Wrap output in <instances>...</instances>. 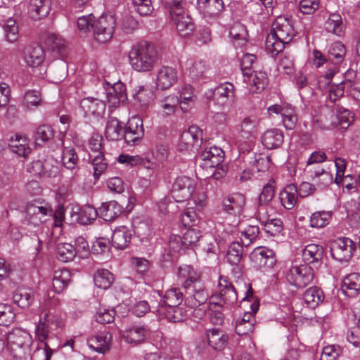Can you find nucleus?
<instances>
[{"label":"nucleus","mask_w":360,"mask_h":360,"mask_svg":"<svg viewBox=\"0 0 360 360\" xmlns=\"http://www.w3.org/2000/svg\"><path fill=\"white\" fill-rule=\"evenodd\" d=\"M49 212L51 216V210H49L46 207L35 203H28L26 206L24 224L34 227L39 226L46 221V217Z\"/></svg>","instance_id":"nucleus-10"},{"label":"nucleus","mask_w":360,"mask_h":360,"mask_svg":"<svg viewBox=\"0 0 360 360\" xmlns=\"http://www.w3.org/2000/svg\"><path fill=\"white\" fill-rule=\"evenodd\" d=\"M15 314L10 305L0 304V325L8 326L15 319Z\"/></svg>","instance_id":"nucleus-59"},{"label":"nucleus","mask_w":360,"mask_h":360,"mask_svg":"<svg viewBox=\"0 0 360 360\" xmlns=\"http://www.w3.org/2000/svg\"><path fill=\"white\" fill-rule=\"evenodd\" d=\"M106 97L110 107H116L120 103H124L127 98L125 85L121 82L115 84L107 91Z\"/></svg>","instance_id":"nucleus-30"},{"label":"nucleus","mask_w":360,"mask_h":360,"mask_svg":"<svg viewBox=\"0 0 360 360\" xmlns=\"http://www.w3.org/2000/svg\"><path fill=\"white\" fill-rule=\"evenodd\" d=\"M51 6V0H30L27 14L32 20H39L47 16Z\"/></svg>","instance_id":"nucleus-17"},{"label":"nucleus","mask_w":360,"mask_h":360,"mask_svg":"<svg viewBox=\"0 0 360 360\" xmlns=\"http://www.w3.org/2000/svg\"><path fill=\"white\" fill-rule=\"evenodd\" d=\"M314 278V271L308 264L292 266L285 274L287 282L297 289L311 284Z\"/></svg>","instance_id":"nucleus-5"},{"label":"nucleus","mask_w":360,"mask_h":360,"mask_svg":"<svg viewBox=\"0 0 360 360\" xmlns=\"http://www.w3.org/2000/svg\"><path fill=\"white\" fill-rule=\"evenodd\" d=\"M262 143L267 149H274L281 146L283 142V133L278 129L266 131L262 136Z\"/></svg>","instance_id":"nucleus-39"},{"label":"nucleus","mask_w":360,"mask_h":360,"mask_svg":"<svg viewBox=\"0 0 360 360\" xmlns=\"http://www.w3.org/2000/svg\"><path fill=\"white\" fill-rule=\"evenodd\" d=\"M338 117L333 108L328 105L321 106L313 118V122L319 128L330 129L338 126Z\"/></svg>","instance_id":"nucleus-11"},{"label":"nucleus","mask_w":360,"mask_h":360,"mask_svg":"<svg viewBox=\"0 0 360 360\" xmlns=\"http://www.w3.org/2000/svg\"><path fill=\"white\" fill-rule=\"evenodd\" d=\"M98 216V211L93 206L86 205L78 212L72 214V218L78 224L86 225L91 223Z\"/></svg>","instance_id":"nucleus-38"},{"label":"nucleus","mask_w":360,"mask_h":360,"mask_svg":"<svg viewBox=\"0 0 360 360\" xmlns=\"http://www.w3.org/2000/svg\"><path fill=\"white\" fill-rule=\"evenodd\" d=\"M218 287L220 299L227 304H233L237 302L238 295L235 287L229 278L224 276L219 278Z\"/></svg>","instance_id":"nucleus-16"},{"label":"nucleus","mask_w":360,"mask_h":360,"mask_svg":"<svg viewBox=\"0 0 360 360\" xmlns=\"http://www.w3.org/2000/svg\"><path fill=\"white\" fill-rule=\"evenodd\" d=\"M328 58L333 64L341 63L345 57L346 48L340 41L333 43L328 49Z\"/></svg>","instance_id":"nucleus-49"},{"label":"nucleus","mask_w":360,"mask_h":360,"mask_svg":"<svg viewBox=\"0 0 360 360\" xmlns=\"http://www.w3.org/2000/svg\"><path fill=\"white\" fill-rule=\"evenodd\" d=\"M4 37L6 41L10 43L15 42L18 39L19 31L16 21L13 18L8 19L4 26Z\"/></svg>","instance_id":"nucleus-55"},{"label":"nucleus","mask_w":360,"mask_h":360,"mask_svg":"<svg viewBox=\"0 0 360 360\" xmlns=\"http://www.w3.org/2000/svg\"><path fill=\"white\" fill-rule=\"evenodd\" d=\"M295 36V30L286 18L278 17L274 23L271 32L266 39V51L272 56H277L283 51L285 44H289Z\"/></svg>","instance_id":"nucleus-2"},{"label":"nucleus","mask_w":360,"mask_h":360,"mask_svg":"<svg viewBox=\"0 0 360 360\" xmlns=\"http://www.w3.org/2000/svg\"><path fill=\"white\" fill-rule=\"evenodd\" d=\"M177 72L174 68L162 66L158 72L156 84L162 90L167 89L177 82Z\"/></svg>","instance_id":"nucleus-22"},{"label":"nucleus","mask_w":360,"mask_h":360,"mask_svg":"<svg viewBox=\"0 0 360 360\" xmlns=\"http://www.w3.org/2000/svg\"><path fill=\"white\" fill-rule=\"evenodd\" d=\"M11 150L19 156L27 157L31 149L28 146V140L20 135H15V138H11L9 143Z\"/></svg>","instance_id":"nucleus-41"},{"label":"nucleus","mask_w":360,"mask_h":360,"mask_svg":"<svg viewBox=\"0 0 360 360\" xmlns=\"http://www.w3.org/2000/svg\"><path fill=\"white\" fill-rule=\"evenodd\" d=\"M243 257V246L239 242H233L226 254L228 262L231 265H238Z\"/></svg>","instance_id":"nucleus-53"},{"label":"nucleus","mask_w":360,"mask_h":360,"mask_svg":"<svg viewBox=\"0 0 360 360\" xmlns=\"http://www.w3.org/2000/svg\"><path fill=\"white\" fill-rule=\"evenodd\" d=\"M63 164L65 168L73 171L70 177V183H77L79 177V168L77 167L78 156L74 148H65L63 153Z\"/></svg>","instance_id":"nucleus-24"},{"label":"nucleus","mask_w":360,"mask_h":360,"mask_svg":"<svg viewBox=\"0 0 360 360\" xmlns=\"http://www.w3.org/2000/svg\"><path fill=\"white\" fill-rule=\"evenodd\" d=\"M59 162L51 156H49L43 161L42 177H56L59 174Z\"/></svg>","instance_id":"nucleus-57"},{"label":"nucleus","mask_w":360,"mask_h":360,"mask_svg":"<svg viewBox=\"0 0 360 360\" xmlns=\"http://www.w3.org/2000/svg\"><path fill=\"white\" fill-rule=\"evenodd\" d=\"M195 188V180L186 176H178L173 183L171 195L177 202L188 200L193 195Z\"/></svg>","instance_id":"nucleus-7"},{"label":"nucleus","mask_w":360,"mask_h":360,"mask_svg":"<svg viewBox=\"0 0 360 360\" xmlns=\"http://www.w3.org/2000/svg\"><path fill=\"white\" fill-rule=\"evenodd\" d=\"M144 134L143 122L138 117L129 120L126 128H124V136L126 143L130 146L138 144Z\"/></svg>","instance_id":"nucleus-13"},{"label":"nucleus","mask_w":360,"mask_h":360,"mask_svg":"<svg viewBox=\"0 0 360 360\" xmlns=\"http://www.w3.org/2000/svg\"><path fill=\"white\" fill-rule=\"evenodd\" d=\"M200 140L201 131L196 126H191L181 134L178 148L181 151L191 150L198 146Z\"/></svg>","instance_id":"nucleus-15"},{"label":"nucleus","mask_w":360,"mask_h":360,"mask_svg":"<svg viewBox=\"0 0 360 360\" xmlns=\"http://www.w3.org/2000/svg\"><path fill=\"white\" fill-rule=\"evenodd\" d=\"M269 114L274 112L280 114L282 117L283 124L288 130H292L296 127L297 117L295 109L290 105L275 104L268 108Z\"/></svg>","instance_id":"nucleus-14"},{"label":"nucleus","mask_w":360,"mask_h":360,"mask_svg":"<svg viewBox=\"0 0 360 360\" xmlns=\"http://www.w3.org/2000/svg\"><path fill=\"white\" fill-rule=\"evenodd\" d=\"M170 19L175 25L179 34L183 37L189 35L194 30V24L186 12L176 17H171Z\"/></svg>","instance_id":"nucleus-32"},{"label":"nucleus","mask_w":360,"mask_h":360,"mask_svg":"<svg viewBox=\"0 0 360 360\" xmlns=\"http://www.w3.org/2000/svg\"><path fill=\"white\" fill-rule=\"evenodd\" d=\"M179 104V98L174 95H169L158 101V108L163 115L169 116L174 113Z\"/></svg>","instance_id":"nucleus-45"},{"label":"nucleus","mask_w":360,"mask_h":360,"mask_svg":"<svg viewBox=\"0 0 360 360\" xmlns=\"http://www.w3.org/2000/svg\"><path fill=\"white\" fill-rule=\"evenodd\" d=\"M264 229L271 236L278 235L283 231V222L280 219H272L264 223Z\"/></svg>","instance_id":"nucleus-61"},{"label":"nucleus","mask_w":360,"mask_h":360,"mask_svg":"<svg viewBox=\"0 0 360 360\" xmlns=\"http://www.w3.org/2000/svg\"><path fill=\"white\" fill-rule=\"evenodd\" d=\"M184 288L189 294L185 298V304L188 308H198L205 306L209 294L198 276H189L184 283Z\"/></svg>","instance_id":"nucleus-4"},{"label":"nucleus","mask_w":360,"mask_h":360,"mask_svg":"<svg viewBox=\"0 0 360 360\" xmlns=\"http://www.w3.org/2000/svg\"><path fill=\"white\" fill-rule=\"evenodd\" d=\"M7 352L13 359H20L30 350L32 339L28 332L15 328L7 334Z\"/></svg>","instance_id":"nucleus-3"},{"label":"nucleus","mask_w":360,"mask_h":360,"mask_svg":"<svg viewBox=\"0 0 360 360\" xmlns=\"http://www.w3.org/2000/svg\"><path fill=\"white\" fill-rule=\"evenodd\" d=\"M276 181L269 179L268 183L263 186L262 191L258 198L257 212L260 214L262 210L272 200L275 194Z\"/></svg>","instance_id":"nucleus-37"},{"label":"nucleus","mask_w":360,"mask_h":360,"mask_svg":"<svg viewBox=\"0 0 360 360\" xmlns=\"http://www.w3.org/2000/svg\"><path fill=\"white\" fill-rule=\"evenodd\" d=\"M13 300L20 308H27L34 300V291L29 288H18L13 292Z\"/></svg>","instance_id":"nucleus-35"},{"label":"nucleus","mask_w":360,"mask_h":360,"mask_svg":"<svg viewBox=\"0 0 360 360\" xmlns=\"http://www.w3.org/2000/svg\"><path fill=\"white\" fill-rule=\"evenodd\" d=\"M133 228L134 234L139 238L141 240L147 239L151 233L150 226L145 221L139 220L134 221Z\"/></svg>","instance_id":"nucleus-60"},{"label":"nucleus","mask_w":360,"mask_h":360,"mask_svg":"<svg viewBox=\"0 0 360 360\" xmlns=\"http://www.w3.org/2000/svg\"><path fill=\"white\" fill-rule=\"evenodd\" d=\"M332 217L331 212H316L310 217V226L312 228H322L328 224Z\"/></svg>","instance_id":"nucleus-56"},{"label":"nucleus","mask_w":360,"mask_h":360,"mask_svg":"<svg viewBox=\"0 0 360 360\" xmlns=\"http://www.w3.org/2000/svg\"><path fill=\"white\" fill-rule=\"evenodd\" d=\"M197 8L205 16H218L224 9L222 0H197Z\"/></svg>","instance_id":"nucleus-23"},{"label":"nucleus","mask_w":360,"mask_h":360,"mask_svg":"<svg viewBox=\"0 0 360 360\" xmlns=\"http://www.w3.org/2000/svg\"><path fill=\"white\" fill-rule=\"evenodd\" d=\"M134 98L140 106L147 107L153 101V92L149 89L141 87L134 95Z\"/></svg>","instance_id":"nucleus-63"},{"label":"nucleus","mask_w":360,"mask_h":360,"mask_svg":"<svg viewBox=\"0 0 360 360\" xmlns=\"http://www.w3.org/2000/svg\"><path fill=\"white\" fill-rule=\"evenodd\" d=\"M168 155V147L163 143L157 144L153 153V159L162 167H163L167 162Z\"/></svg>","instance_id":"nucleus-64"},{"label":"nucleus","mask_w":360,"mask_h":360,"mask_svg":"<svg viewBox=\"0 0 360 360\" xmlns=\"http://www.w3.org/2000/svg\"><path fill=\"white\" fill-rule=\"evenodd\" d=\"M186 0H167L165 4V8L169 14V17L180 15L186 12Z\"/></svg>","instance_id":"nucleus-54"},{"label":"nucleus","mask_w":360,"mask_h":360,"mask_svg":"<svg viewBox=\"0 0 360 360\" xmlns=\"http://www.w3.org/2000/svg\"><path fill=\"white\" fill-rule=\"evenodd\" d=\"M158 59V53L154 44L146 41L134 45L129 52V63L137 72H150Z\"/></svg>","instance_id":"nucleus-1"},{"label":"nucleus","mask_w":360,"mask_h":360,"mask_svg":"<svg viewBox=\"0 0 360 360\" xmlns=\"http://www.w3.org/2000/svg\"><path fill=\"white\" fill-rule=\"evenodd\" d=\"M253 260L260 266L272 267L275 264V258L272 250L264 248H256L252 254Z\"/></svg>","instance_id":"nucleus-34"},{"label":"nucleus","mask_w":360,"mask_h":360,"mask_svg":"<svg viewBox=\"0 0 360 360\" xmlns=\"http://www.w3.org/2000/svg\"><path fill=\"white\" fill-rule=\"evenodd\" d=\"M198 159L201 161L200 166L206 169L219 167L224 159V152L220 148L212 146L206 148L202 151Z\"/></svg>","instance_id":"nucleus-12"},{"label":"nucleus","mask_w":360,"mask_h":360,"mask_svg":"<svg viewBox=\"0 0 360 360\" xmlns=\"http://www.w3.org/2000/svg\"><path fill=\"white\" fill-rule=\"evenodd\" d=\"M245 201V197L243 194L235 193L227 196L222 202L224 211L236 217L233 222V226H236L239 224V217L243 212Z\"/></svg>","instance_id":"nucleus-9"},{"label":"nucleus","mask_w":360,"mask_h":360,"mask_svg":"<svg viewBox=\"0 0 360 360\" xmlns=\"http://www.w3.org/2000/svg\"><path fill=\"white\" fill-rule=\"evenodd\" d=\"M115 20L112 15H101L91 24L94 36L98 42L105 43L112 37Z\"/></svg>","instance_id":"nucleus-6"},{"label":"nucleus","mask_w":360,"mask_h":360,"mask_svg":"<svg viewBox=\"0 0 360 360\" xmlns=\"http://www.w3.org/2000/svg\"><path fill=\"white\" fill-rule=\"evenodd\" d=\"M214 94L223 103L233 101L235 97L234 86L229 82L221 84L215 89Z\"/></svg>","instance_id":"nucleus-52"},{"label":"nucleus","mask_w":360,"mask_h":360,"mask_svg":"<svg viewBox=\"0 0 360 360\" xmlns=\"http://www.w3.org/2000/svg\"><path fill=\"white\" fill-rule=\"evenodd\" d=\"M80 108L86 116H101L105 110L106 104L105 101L93 98L87 97L81 100Z\"/></svg>","instance_id":"nucleus-19"},{"label":"nucleus","mask_w":360,"mask_h":360,"mask_svg":"<svg viewBox=\"0 0 360 360\" xmlns=\"http://www.w3.org/2000/svg\"><path fill=\"white\" fill-rule=\"evenodd\" d=\"M45 59V51L39 44H30L25 47L24 60L26 64L34 68L39 66Z\"/></svg>","instance_id":"nucleus-18"},{"label":"nucleus","mask_w":360,"mask_h":360,"mask_svg":"<svg viewBox=\"0 0 360 360\" xmlns=\"http://www.w3.org/2000/svg\"><path fill=\"white\" fill-rule=\"evenodd\" d=\"M131 238V231L127 226H120L112 233V244L115 248L123 250L129 245Z\"/></svg>","instance_id":"nucleus-33"},{"label":"nucleus","mask_w":360,"mask_h":360,"mask_svg":"<svg viewBox=\"0 0 360 360\" xmlns=\"http://www.w3.org/2000/svg\"><path fill=\"white\" fill-rule=\"evenodd\" d=\"M248 79L245 80L250 84V91L252 94L262 92L268 84L269 79L266 72L263 71L250 72L249 75H245Z\"/></svg>","instance_id":"nucleus-25"},{"label":"nucleus","mask_w":360,"mask_h":360,"mask_svg":"<svg viewBox=\"0 0 360 360\" xmlns=\"http://www.w3.org/2000/svg\"><path fill=\"white\" fill-rule=\"evenodd\" d=\"M48 49L59 56H63L65 53L66 46L65 41L60 37L55 34H49L45 41Z\"/></svg>","instance_id":"nucleus-46"},{"label":"nucleus","mask_w":360,"mask_h":360,"mask_svg":"<svg viewBox=\"0 0 360 360\" xmlns=\"http://www.w3.org/2000/svg\"><path fill=\"white\" fill-rule=\"evenodd\" d=\"M208 344L214 350H223L228 343L229 337L219 328H212L206 333Z\"/></svg>","instance_id":"nucleus-27"},{"label":"nucleus","mask_w":360,"mask_h":360,"mask_svg":"<svg viewBox=\"0 0 360 360\" xmlns=\"http://www.w3.org/2000/svg\"><path fill=\"white\" fill-rule=\"evenodd\" d=\"M356 250V243L349 238H339L330 243V251L333 259L340 262H348Z\"/></svg>","instance_id":"nucleus-8"},{"label":"nucleus","mask_w":360,"mask_h":360,"mask_svg":"<svg viewBox=\"0 0 360 360\" xmlns=\"http://www.w3.org/2000/svg\"><path fill=\"white\" fill-rule=\"evenodd\" d=\"M150 330L145 326H134L125 330L123 338L128 343L139 344L148 339L150 335Z\"/></svg>","instance_id":"nucleus-21"},{"label":"nucleus","mask_w":360,"mask_h":360,"mask_svg":"<svg viewBox=\"0 0 360 360\" xmlns=\"http://www.w3.org/2000/svg\"><path fill=\"white\" fill-rule=\"evenodd\" d=\"M94 167L93 176L96 180L98 179L101 175L105 171L108 163L105 159L103 153H98V155L92 160Z\"/></svg>","instance_id":"nucleus-58"},{"label":"nucleus","mask_w":360,"mask_h":360,"mask_svg":"<svg viewBox=\"0 0 360 360\" xmlns=\"http://www.w3.org/2000/svg\"><path fill=\"white\" fill-rule=\"evenodd\" d=\"M165 307L179 306L184 300V295L179 288H171L167 290L164 295Z\"/></svg>","instance_id":"nucleus-50"},{"label":"nucleus","mask_w":360,"mask_h":360,"mask_svg":"<svg viewBox=\"0 0 360 360\" xmlns=\"http://www.w3.org/2000/svg\"><path fill=\"white\" fill-rule=\"evenodd\" d=\"M110 338V336L108 338L107 335H96L88 338L87 343L96 352L104 353L109 349L108 341Z\"/></svg>","instance_id":"nucleus-51"},{"label":"nucleus","mask_w":360,"mask_h":360,"mask_svg":"<svg viewBox=\"0 0 360 360\" xmlns=\"http://www.w3.org/2000/svg\"><path fill=\"white\" fill-rule=\"evenodd\" d=\"M160 316H164L169 322L177 323L184 321L188 316V311L183 307H160L158 309Z\"/></svg>","instance_id":"nucleus-29"},{"label":"nucleus","mask_w":360,"mask_h":360,"mask_svg":"<svg viewBox=\"0 0 360 360\" xmlns=\"http://www.w3.org/2000/svg\"><path fill=\"white\" fill-rule=\"evenodd\" d=\"M258 121L255 117H245L240 124V136L245 139L254 136L257 132Z\"/></svg>","instance_id":"nucleus-42"},{"label":"nucleus","mask_w":360,"mask_h":360,"mask_svg":"<svg viewBox=\"0 0 360 360\" xmlns=\"http://www.w3.org/2000/svg\"><path fill=\"white\" fill-rule=\"evenodd\" d=\"M342 349L339 345H328L323 347L320 360H336L342 354Z\"/></svg>","instance_id":"nucleus-62"},{"label":"nucleus","mask_w":360,"mask_h":360,"mask_svg":"<svg viewBox=\"0 0 360 360\" xmlns=\"http://www.w3.org/2000/svg\"><path fill=\"white\" fill-rule=\"evenodd\" d=\"M325 29L328 32L341 36L345 31V25L341 15L336 13H331L325 22Z\"/></svg>","instance_id":"nucleus-40"},{"label":"nucleus","mask_w":360,"mask_h":360,"mask_svg":"<svg viewBox=\"0 0 360 360\" xmlns=\"http://www.w3.org/2000/svg\"><path fill=\"white\" fill-rule=\"evenodd\" d=\"M105 136L110 141H118L123 138L124 127L117 117H108L105 124Z\"/></svg>","instance_id":"nucleus-28"},{"label":"nucleus","mask_w":360,"mask_h":360,"mask_svg":"<svg viewBox=\"0 0 360 360\" xmlns=\"http://www.w3.org/2000/svg\"><path fill=\"white\" fill-rule=\"evenodd\" d=\"M298 196V191L293 184L287 185L280 193L279 198L282 205L287 210H291L295 205Z\"/></svg>","instance_id":"nucleus-36"},{"label":"nucleus","mask_w":360,"mask_h":360,"mask_svg":"<svg viewBox=\"0 0 360 360\" xmlns=\"http://www.w3.org/2000/svg\"><path fill=\"white\" fill-rule=\"evenodd\" d=\"M323 255V248L316 244L307 245L303 250V258L309 263L320 261Z\"/></svg>","instance_id":"nucleus-48"},{"label":"nucleus","mask_w":360,"mask_h":360,"mask_svg":"<svg viewBox=\"0 0 360 360\" xmlns=\"http://www.w3.org/2000/svg\"><path fill=\"white\" fill-rule=\"evenodd\" d=\"M201 237L200 231L195 229H188L184 233L183 236H174L169 241V245L175 249V244L181 243V248L188 249L195 245Z\"/></svg>","instance_id":"nucleus-20"},{"label":"nucleus","mask_w":360,"mask_h":360,"mask_svg":"<svg viewBox=\"0 0 360 360\" xmlns=\"http://www.w3.org/2000/svg\"><path fill=\"white\" fill-rule=\"evenodd\" d=\"M77 253L74 245L70 243H59L56 248V257L63 262L72 261Z\"/></svg>","instance_id":"nucleus-47"},{"label":"nucleus","mask_w":360,"mask_h":360,"mask_svg":"<svg viewBox=\"0 0 360 360\" xmlns=\"http://www.w3.org/2000/svg\"><path fill=\"white\" fill-rule=\"evenodd\" d=\"M303 297L307 306L311 308H315L324 300L323 291L316 286L308 288L304 292Z\"/></svg>","instance_id":"nucleus-44"},{"label":"nucleus","mask_w":360,"mask_h":360,"mask_svg":"<svg viewBox=\"0 0 360 360\" xmlns=\"http://www.w3.org/2000/svg\"><path fill=\"white\" fill-rule=\"evenodd\" d=\"M342 289L348 297H354L360 293V274H350L342 282Z\"/></svg>","instance_id":"nucleus-31"},{"label":"nucleus","mask_w":360,"mask_h":360,"mask_svg":"<svg viewBox=\"0 0 360 360\" xmlns=\"http://www.w3.org/2000/svg\"><path fill=\"white\" fill-rule=\"evenodd\" d=\"M114 279L113 274L104 269H98L94 276L95 285L103 290L109 288L113 283Z\"/></svg>","instance_id":"nucleus-43"},{"label":"nucleus","mask_w":360,"mask_h":360,"mask_svg":"<svg viewBox=\"0 0 360 360\" xmlns=\"http://www.w3.org/2000/svg\"><path fill=\"white\" fill-rule=\"evenodd\" d=\"M98 214L106 221H112L122 213V207L116 201L103 202L97 210Z\"/></svg>","instance_id":"nucleus-26"}]
</instances>
